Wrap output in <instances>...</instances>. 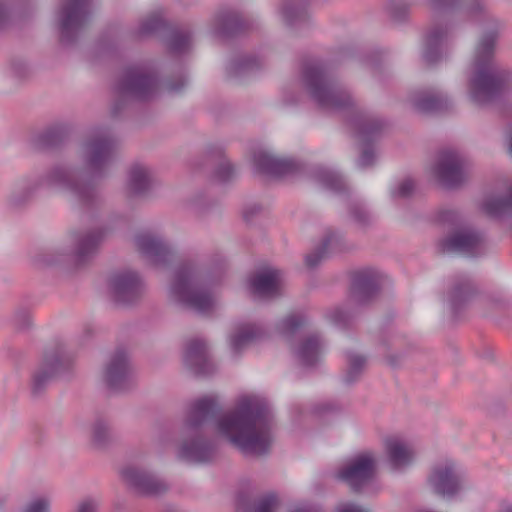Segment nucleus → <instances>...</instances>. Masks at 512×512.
<instances>
[{
    "label": "nucleus",
    "instance_id": "obj_1",
    "mask_svg": "<svg viewBox=\"0 0 512 512\" xmlns=\"http://www.w3.org/2000/svg\"><path fill=\"white\" fill-rule=\"evenodd\" d=\"M222 407L217 399L204 396L194 400L185 417L189 437L180 445L177 457L189 463H207L216 452V442L201 433V428L216 424L217 430L243 453L266 454L271 444L273 412L259 398L245 397L236 409L221 417Z\"/></svg>",
    "mask_w": 512,
    "mask_h": 512
},
{
    "label": "nucleus",
    "instance_id": "obj_2",
    "mask_svg": "<svg viewBox=\"0 0 512 512\" xmlns=\"http://www.w3.org/2000/svg\"><path fill=\"white\" fill-rule=\"evenodd\" d=\"M301 80L307 94L320 109L350 112L348 123L362 146L357 166L362 169L372 166L375 163L373 146L385 127L384 120L356 108L350 91L325 62L304 64Z\"/></svg>",
    "mask_w": 512,
    "mask_h": 512
},
{
    "label": "nucleus",
    "instance_id": "obj_3",
    "mask_svg": "<svg viewBox=\"0 0 512 512\" xmlns=\"http://www.w3.org/2000/svg\"><path fill=\"white\" fill-rule=\"evenodd\" d=\"M498 24L485 31L476 47L474 72L469 78L468 93L471 100L486 106L501 100L512 85V70L493 63Z\"/></svg>",
    "mask_w": 512,
    "mask_h": 512
},
{
    "label": "nucleus",
    "instance_id": "obj_4",
    "mask_svg": "<svg viewBox=\"0 0 512 512\" xmlns=\"http://www.w3.org/2000/svg\"><path fill=\"white\" fill-rule=\"evenodd\" d=\"M116 146L117 141L111 135H91L83 142L81 149L84 168L65 163L58 164L70 169L76 182L88 185L93 190L91 201H75L80 206L91 209L100 204L101 196L97 182L108 175L109 167L115 160Z\"/></svg>",
    "mask_w": 512,
    "mask_h": 512
},
{
    "label": "nucleus",
    "instance_id": "obj_5",
    "mask_svg": "<svg viewBox=\"0 0 512 512\" xmlns=\"http://www.w3.org/2000/svg\"><path fill=\"white\" fill-rule=\"evenodd\" d=\"M72 171L64 166L53 165L41 176H31L20 180L8 197L9 208L17 210L25 207L36 193L43 189H53L73 201L89 202L93 190L88 185L78 183Z\"/></svg>",
    "mask_w": 512,
    "mask_h": 512
},
{
    "label": "nucleus",
    "instance_id": "obj_6",
    "mask_svg": "<svg viewBox=\"0 0 512 512\" xmlns=\"http://www.w3.org/2000/svg\"><path fill=\"white\" fill-rule=\"evenodd\" d=\"M433 24L424 38L422 58L428 65L443 57V47L451 32L449 13L460 11L468 17L485 16L486 0H431Z\"/></svg>",
    "mask_w": 512,
    "mask_h": 512
},
{
    "label": "nucleus",
    "instance_id": "obj_7",
    "mask_svg": "<svg viewBox=\"0 0 512 512\" xmlns=\"http://www.w3.org/2000/svg\"><path fill=\"white\" fill-rule=\"evenodd\" d=\"M169 293L183 309L206 314L213 308L212 283L192 261H184L175 269Z\"/></svg>",
    "mask_w": 512,
    "mask_h": 512
},
{
    "label": "nucleus",
    "instance_id": "obj_8",
    "mask_svg": "<svg viewBox=\"0 0 512 512\" xmlns=\"http://www.w3.org/2000/svg\"><path fill=\"white\" fill-rule=\"evenodd\" d=\"M158 88L159 78L156 73L137 65L126 67L114 87L116 99L111 107V116L119 117L132 100L150 101L156 96Z\"/></svg>",
    "mask_w": 512,
    "mask_h": 512
},
{
    "label": "nucleus",
    "instance_id": "obj_9",
    "mask_svg": "<svg viewBox=\"0 0 512 512\" xmlns=\"http://www.w3.org/2000/svg\"><path fill=\"white\" fill-rule=\"evenodd\" d=\"M105 231L101 228L72 233L73 248H52L34 257V263L40 267L57 266L73 262L76 266L87 264L97 254L104 239Z\"/></svg>",
    "mask_w": 512,
    "mask_h": 512
},
{
    "label": "nucleus",
    "instance_id": "obj_10",
    "mask_svg": "<svg viewBox=\"0 0 512 512\" xmlns=\"http://www.w3.org/2000/svg\"><path fill=\"white\" fill-rule=\"evenodd\" d=\"M73 365L72 356L60 350L45 353L40 363L30 374L29 389L31 397L34 399L42 397L56 378L70 377Z\"/></svg>",
    "mask_w": 512,
    "mask_h": 512
},
{
    "label": "nucleus",
    "instance_id": "obj_11",
    "mask_svg": "<svg viewBox=\"0 0 512 512\" xmlns=\"http://www.w3.org/2000/svg\"><path fill=\"white\" fill-rule=\"evenodd\" d=\"M91 15L90 0H61L56 13L60 42L63 45L76 43Z\"/></svg>",
    "mask_w": 512,
    "mask_h": 512
},
{
    "label": "nucleus",
    "instance_id": "obj_12",
    "mask_svg": "<svg viewBox=\"0 0 512 512\" xmlns=\"http://www.w3.org/2000/svg\"><path fill=\"white\" fill-rule=\"evenodd\" d=\"M134 34L137 38L149 36L161 38L172 54H183L187 52L192 39V33L190 31L177 29L159 13H153L142 20Z\"/></svg>",
    "mask_w": 512,
    "mask_h": 512
},
{
    "label": "nucleus",
    "instance_id": "obj_13",
    "mask_svg": "<svg viewBox=\"0 0 512 512\" xmlns=\"http://www.w3.org/2000/svg\"><path fill=\"white\" fill-rule=\"evenodd\" d=\"M376 463L372 455L361 453L351 458L343 467L338 469L333 477L345 483L352 492L361 493L374 479Z\"/></svg>",
    "mask_w": 512,
    "mask_h": 512
},
{
    "label": "nucleus",
    "instance_id": "obj_14",
    "mask_svg": "<svg viewBox=\"0 0 512 512\" xmlns=\"http://www.w3.org/2000/svg\"><path fill=\"white\" fill-rule=\"evenodd\" d=\"M484 241L482 232L464 228L449 233L446 237L441 238L437 247L442 254H459L467 257H475L479 247Z\"/></svg>",
    "mask_w": 512,
    "mask_h": 512
},
{
    "label": "nucleus",
    "instance_id": "obj_15",
    "mask_svg": "<svg viewBox=\"0 0 512 512\" xmlns=\"http://www.w3.org/2000/svg\"><path fill=\"white\" fill-rule=\"evenodd\" d=\"M465 158L455 149H442L433 167V173L446 188H455L464 181Z\"/></svg>",
    "mask_w": 512,
    "mask_h": 512
},
{
    "label": "nucleus",
    "instance_id": "obj_16",
    "mask_svg": "<svg viewBox=\"0 0 512 512\" xmlns=\"http://www.w3.org/2000/svg\"><path fill=\"white\" fill-rule=\"evenodd\" d=\"M108 287L116 304L131 305L140 298L143 285L137 272L123 270L113 272L110 275Z\"/></svg>",
    "mask_w": 512,
    "mask_h": 512
},
{
    "label": "nucleus",
    "instance_id": "obj_17",
    "mask_svg": "<svg viewBox=\"0 0 512 512\" xmlns=\"http://www.w3.org/2000/svg\"><path fill=\"white\" fill-rule=\"evenodd\" d=\"M432 491L443 498L452 499L463 489V475L455 462L446 461L433 468L428 477Z\"/></svg>",
    "mask_w": 512,
    "mask_h": 512
},
{
    "label": "nucleus",
    "instance_id": "obj_18",
    "mask_svg": "<svg viewBox=\"0 0 512 512\" xmlns=\"http://www.w3.org/2000/svg\"><path fill=\"white\" fill-rule=\"evenodd\" d=\"M107 388L115 393L126 392L132 387V371L129 357L123 348H118L111 355L104 375Z\"/></svg>",
    "mask_w": 512,
    "mask_h": 512
},
{
    "label": "nucleus",
    "instance_id": "obj_19",
    "mask_svg": "<svg viewBox=\"0 0 512 512\" xmlns=\"http://www.w3.org/2000/svg\"><path fill=\"white\" fill-rule=\"evenodd\" d=\"M383 274L371 267L357 270L351 275L350 296L358 304L364 305L377 296Z\"/></svg>",
    "mask_w": 512,
    "mask_h": 512
},
{
    "label": "nucleus",
    "instance_id": "obj_20",
    "mask_svg": "<svg viewBox=\"0 0 512 512\" xmlns=\"http://www.w3.org/2000/svg\"><path fill=\"white\" fill-rule=\"evenodd\" d=\"M121 476L141 496H158L168 490L166 482L140 467L127 466L121 470Z\"/></svg>",
    "mask_w": 512,
    "mask_h": 512
},
{
    "label": "nucleus",
    "instance_id": "obj_21",
    "mask_svg": "<svg viewBox=\"0 0 512 512\" xmlns=\"http://www.w3.org/2000/svg\"><path fill=\"white\" fill-rule=\"evenodd\" d=\"M256 170L262 174L281 177L305 173V165L294 159H280L266 152H258L253 156Z\"/></svg>",
    "mask_w": 512,
    "mask_h": 512
},
{
    "label": "nucleus",
    "instance_id": "obj_22",
    "mask_svg": "<svg viewBox=\"0 0 512 512\" xmlns=\"http://www.w3.org/2000/svg\"><path fill=\"white\" fill-rule=\"evenodd\" d=\"M476 293L477 289L468 274L460 273L453 277L448 291V304L454 319H458L461 311Z\"/></svg>",
    "mask_w": 512,
    "mask_h": 512
},
{
    "label": "nucleus",
    "instance_id": "obj_23",
    "mask_svg": "<svg viewBox=\"0 0 512 512\" xmlns=\"http://www.w3.org/2000/svg\"><path fill=\"white\" fill-rule=\"evenodd\" d=\"M184 363L196 376H210L216 371V366L209 357L207 345L200 339L187 343Z\"/></svg>",
    "mask_w": 512,
    "mask_h": 512
},
{
    "label": "nucleus",
    "instance_id": "obj_24",
    "mask_svg": "<svg viewBox=\"0 0 512 512\" xmlns=\"http://www.w3.org/2000/svg\"><path fill=\"white\" fill-rule=\"evenodd\" d=\"M139 252L157 265H166L173 260L175 251L171 245L161 238L150 234H139L135 237Z\"/></svg>",
    "mask_w": 512,
    "mask_h": 512
},
{
    "label": "nucleus",
    "instance_id": "obj_25",
    "mask_svg": "<svg viewBox=\"0 0 512 512\" xmlns=\"http://www.w3.org/2000/svg\"><path fill=\"white\" fill-rule=\"evenodd\" d=\"M251 23L230 9L220 10L214 19L215 33L222 38H232L250 29Z\"/></svg>",
    "mask_w": 512,
    "mask_h": 512
},
{
    "label": "nucleus",
    "instance_id": "obj_26",
    "mask_svg": "<svg viewBox=\"0 0 512 512\" xmlns=\"http://www.w3.org/2000/svg\"><path fill=\"white\" fill-rule=\"evenodd\" d=\"M345 249L344 235L338 231H329L320 245L305 256V264L308 268L314 269L328 256L330 250L332 252H342Z\"/></svg>",
    "mask_w": 512,
    "mask_h": 512
},
{
    "label": "nucleus",
    "instance_id": "obj_27",
    "mask_svg": "<svg viewBox=\"0 0 512 512\" xmlns=\"http://www.w3.org/2000/svg\"><path fill=\"white\" fill-rule=\"evenodd\" d=\"M413 107L420 113L435 114L451 108L450 98L442 92L419 91L412 98Z\"/></svg>",
    "mask_w": 512,
    "mask_h": 512
},
{
    "label": "nucleus",
    "instance_id": "obj_28",
    "mask_svg": "<svg viewBox=\"0 0 512 512\" xmlns=\"http://www.w3.org/2000/svg\"><path fill=\"white\" fill-rule=\"evenodd\" d=\"M282 15L288 28L299 31L309 25L310 16L307 11V0H285Z\"/></svg>",
    "mask_w": 512,
    "mask_h": 512
},
{
    "label": "nucleus",
    "instance_id": "obj_29",
    "mask_svg": "<svg viewBox=\"0 0 512 512\" xmlns=\"http://www.w3.org/2000/svg\"><path fill=\"white\" fill-rule=\"evenodd\" d=\"M70 135V127L56 124L48 127L33 139V146L38 150H52L64 145Z\"/></svg>",
    "mask_w": 512,
    "mask_h": 512
},
{
    "label": "nucleus",
    "instance_id": "obj_30",
    "mask_svg": "<svg viewBox=\"0 0 512 512\" xmlns=\"http://www.w3.org/2000/svg\"><path fill=\"white\" fill-rule=\"evenodd\" d=\"M261 69V62L254 55H239L229 61L226 76L230 80L241 82Z\"/></svg>",
    "mask_w": 512,
    "mask_h": 512
},
{
    "label": "nucleus",
    "instance_id": "obj_31",
    "mask_svg": "<svg viewBox=\"0 0 512 512\" xmlns=\"http://www.w3.org/2000/svg\"><path fill=\"white\" fill-rule=\"evenodd\" d=\"M323 352V342L318 334L304 338L295 350V356L304 367H315Z\"/></svg>",
    "mask_w": 512,
    "mask_h": 512
},
{
    "label": "nucleus",
    "instance_id": "obj_32",
    "mask_svg": "<svg viewBox=\"0 0 512 512\" xmlns=\"http://www.w3.org/2000/svg\"><path fill=\"white\" fill-rule=\"evenodd\" d=\"M251 292L260 297H272L278 293V271L263 270L250 279Z\"/></svg>",
    "mask_w": 512,
    "mask_h": 512
},
{
    "label": "nucleus",
    "instance_id": "obj_33",
    "mask_svg": "<svg viewBox=\"0 0 512 512\" xmlns=\"http://www.w3.org/2000/svg\"><path fill=\"white\" fill-rule=\"evenodd\" d=\"M313 179L324 188L338 195H346L349 192L343 176L334 170L318 166L311 171Z\"/></svg>",
    "mask_w": 512,
    "mask_h": 512
},
{
    "label": "nucleus",
    "instance_id": "obj_34",
    "mask_svg": "<svg viewBox=\"0 0 512 512\" xmlns=\"http://www.w3.org/2000/svg\"><path fill=\"white\" fill-rule=\"evenodd\" d=\"M151 188V175L148 168L141 165L131 167L128 175L127 189L132 197L143 196Z\"/></svg>",
    "mask_w": 512,
    "mask_h": 512
},
{
    "label": "nucleus",
    "instance_id": "obj_35",
    "mask_svg": "<svg viewBox=\"0 0 512 512\" xmlns=\"http://www.w3.org/2000/svg\"><path fill=\"white\" fill-rule=\"evenodd\" d=\"M389 462L395 469L409 465L412 462V453L397 439H388L385 443Z\"/></svg>",
    "mask_w": 512,
    "mask_h": 512
},
{
    "label": "nucleus",
    "instance_id": "obj_36",
    "mask_svg": "<svg viewBox=\"0 0 512 512\" xmlns=\"http://www.w3.org/2000/svg\"><path fill=\"white\" fill-rule=\"evenodd\" d=\"M483 210L491 217L501 218L512 214V186L504 197H495L483 203Z\"/></svg>",
    "mask_w": 512,
    "mask_h": 512
},
{
    "label": "nucleus",
    "instance_id": "obj_37",
    "mask_svg": "<svg viewBox=\"0 0 512 512\" xmlns=\"http://www.w3.org/2000/svg\"><path fill=\"white\" fill-rule=\"evenodd\" d=\"M348 368L343 376V383L352 385L359 380L364 370L366 358L362 355L347 351Z\"/></svg>",
    "mask_w": 512,
    "mask_h": 512
},
{
    "label": "nucleus",
    "instance_id": "obj_38",
    "mask_svg": "<svg viewBox=\"0 0 512 512\" xmlns=\"http://www.w3.org/2000/svg\"><path fill=\"white\" fill-rule=\"evenodd\" d=\"M260 336L259 329L248 326L241 329L238 333L233 335L230 340V346L233 354L235 356H239L244 349V347L257 339Z\"/></svg>",
    "mask_w": 512,
    "mask_h": 512
},
{
    "label": "nucleus",
    "instance_id": "obj_39",
    "mask_svg": "<svg viewBox=\"0 0 512 512\" xmlns=\"http://www.w3.org/2000/svg\"><path fill=\"white\" fill-rule=\"evenodd\" d=\"M307 317L303 314H291L283 318L279 324V331L285 336H292L301 327L307 324Z\"/></svg>",
    "mask_w": 512,
    "mask_h": 512
},
{
    "label": "nucleus",
    "instance_id": "obj_40",
    "mask_svg": "<svg viewBox=\"0 0 512 512\" xmlns=\"http://www.w3.org/2000/svg\"><path fill=\"white\" fill-rule=\"evenodd\" d=\"M236 177V169L234 165L227 159L223 158L216 166L213 172V178L221 184H226Z\"/></svg>",
    "mask_w": 512,
    "mask_h": 512
},
{
    "label": "nucleus",
    "instance_id": "obj_41",
    "mask_svg": "<svg viewBox=\"0 0 512 512\" xmlns=\"http://www.w3.org/2000/svg\"><path fill=\"white\" fill-rule=\"evenodd\" d=\"M411 3L407 0H391L388 10L391 18L396 22H403L408 17Z\"/></svg>",
    "mask_w": 512,
    "mask_h": 512
},
{
    "label": "nucleus",
    "instance_id": "obj_42",
    "mask_svg": "<svg viewBox=\"0 0 512 512\" xmlns=\"http://www.w3.org/2000/svg\"><path fill=\"white\" fill-rule=\"evenodd\" d=\"M93 442L97 446H104L108 443L110 432L108 424L102 419L99 418L95 421L92 429Z\"/></svg>",
    "mask_w": 512,
    "mask_h": 512
},
{
    "label": "nucleus",
    "instance_id": "obj_43",
    "mask_svg": "<svg viewBox=\"0 0 512 512\" xmlns=\"http://www.w3.org/2000/svg\"><path fill=\"white\" fill-rule=\"evenodd\" d=\"M349 213L353 220L360 226H368L371 217L366 208L359 202H353L349 206Z\"/></svg>",
    "mask_w": 512,
    "mask_h": 512
},
{
    "label": "nucleus",
    "instance_id": "obj_44",
    "mask_svg": "<svg viewBox=\"0 0 512 512\" xmlns=\"http://www.w3.org/2000/svg\"><path fill=\"white\" fill-rule=\"evenodd\" d=\"M415 185L412 179H404L396 188L391 189L390 194L393 199L408 198L412 195Z\"/></svg>",
    "mask_w": 512,
    "mask_h": 512
},
{
    "label": "nucleus",
    "instance_id": "obj_45",
    "mask_svg": "<svg viewBox=\"0 0 512 512\" xmlns=\"http://www.w3.org/2000/svg\"><path fill=\"white\" fill-rule=\"evenodd\" d=\"M278 503V498L275 493H268L261 497L252 512H274V508Z\"/></svg>",
    "mask_w": 512,
    "mask_h": 512
},
{
    "label": "nucleus",
    "instance_id": "obj_46",
    "mask_svg": "<svg viewBox=\"0 0 512 512\" xmlns=\"http://www.w3.org/2000/svg\"><path fill=\"white\" fill-rule=\"evenodd\" d=\"M341 406L335 401H325L316 404L313 407V413L318 416H324L326 414L337 413L341 411Z\"/></svg>",
    "mask_w": 512,
    "mask_h": 512
},
{
    "label": "nucleus",
    "instance_id": "obj_47",
    "mask_svg": "<svg viewBox=\"0 0 512 512\" xmlns=\"http://www.w3.org/2000/svg\"><path fill=\"white\" fill-rule=\"evenodd\" d=\"M20 512H50V502L45 498H37L27 503Z\"/></svg>",
    "mask_w": 512,
    "mask_h": 512
},
{
    "label": "nucleus",
    "instance_id": "obj_48",
    "mask_svg": "<svg viewBox=\"0 0 512 512\" xmlns=\"http://www.w3.org/2000/svg\"><path fill=\"white\" fill-rule=\"evenodd\" d=\"M330 320L333 324L344 328L349 324L350 316L344 309L336 308L331 312Z\"/></svg>",
    "mask_w": 512,
    "mask_h": 512
},
{
    "label": "nucleus",
    "instance_id": "obj_49",
    "mask_svg": "<svg viewBox=\"0 0 512 512\" xmlns=\"http://www.w3.org/2000/svg\"><path fill=\"white\" fill-rule=\"evenodd\" d=\"M99 502L94 498H85L81 500L74 512H98Z\"/></svg>",
    "mask_w": 512,
    "mask_h": 512
},
{
    "label": "nucleus",
    "instance_id": "obj_50",
    "mask_svg": "<svg viewBox=\"0 0 512 512\" xmlns=\"http://www.w3.org/2000/svg\"><path fill=\"white\" fill-rule=\"evenodd\" d=\"M262 209V206L258 203L248 204L243 211L245 222L251 223L262 212Z\"/></svg>",
    "mask_w": 512,
    "mask_h": 512
},
{
    "label": "nucleus",
    "instance_id": "obj_51",
    "mask_svg": "<svg viewBox=\"0 0 512 512\" xmlns=\"http://www.w3.org/2000/svg\"><path fill=\"white\" fill-rule=\"evenodd\" d=\"M15 323L19 329H27L31 324V317L28 311L21 310L15 315Z\"/></svg>",
    "mask_w": 512,
    "mask_h": 512
},
{
    "label": "nucleus",
    "instance_id": "obj_52",
    "mask_svg": "<svg viewBox=\"0 0 512 512\" xmlns=\"http://www.w3.org/2000/svg\"><path fill=\"white\" fill-rule=\"evenodd\" d=\"M188 80L186 76H181L178 80H172L168 82V89L171 92L179 93L187 85Z\"/></svg>",
    "mask_w": 512,
    "mask_h": 512
},
{
    "label": "nucleus",
    "instance_id": "obj_53",
    "mask_svg": "<svg viewBox=\"0 0 512 512\" xmlns=\"http://www.w3.org/2000/svg\"><path fill=\"white\" fill-rule=\"evenodd\" d=\"M288 512H324L322 507L317 504L305 503L301 504Z\"/></svg>",
    "mask_w": 512,
    "mask_h": 512
},
{
    "label": "nucleus",
    "instance_id": "obj_54",
    "mask_svg": "<svg viewBox=\"0 0 512 512\" xmlns=\"http://www.w3.org/2000/svg\"><path fill=\"white\" fill-rule=\"evenodd\" d=\"M337 512H364V511L362 510V508H360L359 506H357L355 504L347 503V504H343V505L339 506L337 508Z\"/></svg>",
    "mask_w": 512,
    "mask_h": 512
},
{
    "label": "nucleus",
    "instance_id": "obj_55",
    "mask_svg": "<svg viewBox=\"0 0 512 512\" xmlns=\"http://www.w3.org/2000/svg\"><path fill=\"white\" fill-rule=\"evenodd\" d=\"M8 18V9L4 3L0 1V28L4 25Z\"/></svg>",
    "mask_w": 512,
    "mask_h": 512
},
{
    "label": "nucleus",
    "instance_id": "obj_56",
    "mask_svg": "<svg viewBox=\"0 0 512 512\" xmlns=\"http://www.w3.org/2000/svg\"><path fill=\"white\" fill-rule=\"evenodd\" d=\"M456 213L454 211H443L440 214V220L443 222L450 221L455 217Z\"/></svg>",
    "mask_w": 512,
    "mask_h": 512
},
{
    "label": "nucleus",
    "instance_id": "obj_57",
    "mask_svg": "<svg viewBox=\"0 0 512 512\" xmlns=\"http://www.w3.org/2000/svg\"><path fill=\"white\" fill-rule=\"evenodd\" d=\"M388 364L392 367H396L398 365V356L390 355L387 357Z\"/></svg>",
    "mask_w": 512,
    "mask_h": 512
},
{
    "label": "nucleus",
    "instance_id": "obj_58",
    "mask_svg": "<svg viewBox=\"0 0 512 512\" xmlns=\"http://www.w3.org/2000/svg\"><path fill=\"white\" fill-rule=\"evenodd\" d=\"M223 153L224 152H223V149L221 147H216L215 148V152H214L215 156H218V157L222 158L223 157Z\"/></svg>",
    "mask_w": 512,
    "mask_h": 512
},
{
    "label": "nucleus",
    "instance_id": "obj_59",
    "mask_svg": "<svg viewBox=\"0 0 512 512\" xmlns=\"http://www.w3.org/2000/svg\"><path fill=\"white\" fill-rule=\"evenodd\" d=\"M5 505H6V498L0 497V512L4 510Z\"/></svg>",
    "mask_w": 512,
    "mask_h": 512
},
{
    "label": "nucleus",
    "instance_id": "obj_60",
    "mask_svg": "<svg viewBox=\"0 0 512 512\" xmlns=\"http://www.w3.org/2000/svg\"><path fill=\"white\" fill-rule=\"evenodd\" d=\"M372 66L375 71L380 70V63L377 60H372Z\"/></svg>",
    "mask_w": 512,
    "mask_h": 512
},
{
    "label": "nucleus",
    "instance_id": "obj_61",
    "mask_svg": "<svg viewBox=\"0 0 512 512\" xmlns=\"http://www.w3.org/2000/svg\"><path fill=\"white\" fill-rule=\"evenodd\" d=\"M509 149H510V152L512 153V136L510 137Z\"/></svg>",
    "mask_w": 512,
    "mask_h": 512
}]
</instances>
